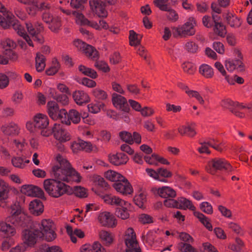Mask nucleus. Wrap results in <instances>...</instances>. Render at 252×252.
<instances>
[{"mask_svg": "<svg viewBox=\"0 0 252 252\" xmlns=\"http://www.w3.org/2000/svg\"><path fill=\"white\" fill-rule=\"evenodd\" d=\"M56 163L52 167L50 174L54 179H47L43 182V187L49 196L59 198L68 190L69 187L62 181L67 183H80V174L74 169L68 161L60 154L56 156Z\"/></svg>", "mask_w": 252, "mask_h": 252, "instance_id": "f257e3e1", "label": "nucleus"}, {"mask_svg": "<svg viewBox=\"0 0 252 252\" xmlns=\"http://www.w3.org/2000/svg\"><path fill=\"white\" fill-rule=\"evenodd\" d=\"M39 226L37 222H32L30 227L25 229L22 232V239L23 243H25L26 246H32L36 242V239L42 238V233L38 231L36 228L37 226Z\"/></svg>", "mask_w": 252, "mask_h": 252, "instance_id": "f03ea898", "label": "nucleus"}, {"mask_svg": "<svg viewBox=\"0 0 252 252\" xmlns=\"http://www.w3.org/2000/svg\"><path fill=\"white\" fill-rule=\"evenodd\" d=\"M206 171L215 175L217 170L230 172L233 169L230 164L224 158H215L209 161L205 167Z\"/></svg>", "mask_w": 252, "mask_h": 252, "instance_id": "7ed1b4c3", "label": "nucleus"}, {"mask_svg": "<svg viewBox=\"0 0 252 252\" xmlns=\"http://www.w3.org/2000/svg\"><path fill=\"white\" fill-rule=\"evenodd\" d=\"M196 24L194 18L189 17L187 22L183 25L173 28V35L175 37H185L193 35L195 33L194 27Z\"/></svg>", "mask_w": 252, "mask_h": 252, "instance_id": "20e7f679", "label": "nucleus"}, {"mask_svg": "<svg viewBox=\"0 0 252 252\" xmlns=\"http://www.w3.org/2000/svg\"><path fill=\"white\" fill-rule=\"evenodd\" d=\"M37 224L39 226L37 225L36 228L42 233V237H44L46 241L51 242L56 238L54 225L51 220L44 219L41 221L40 224Z\"/></svg>", "mask_w": 252, "mask_h": 252, "instance_id": "39448f33", "label": "nucleus"}, {"mask_svg": "<svg viewBox=\"0 0 252 252\" xmlns=\"http://www.w3.org/2000/svg\"><path fill=\"white\" fill-rule=\"evenodd\" d=\"M124 239L126 247V252H141L133 228L129 227L126 229Z\"/></svg>", "mask_w": 252, "mask_h": 252, "instance_id": "423d86ee", "label": "nucleus"}, {"mask_svg": "<svg viewBox=\"0 0 252 252\" xmlns=\"http://www.w3.org/2000/svg\"><path fill=\"white\" fill-rule=\"evenodd\" d=\"M61 122L67 125H70L71 123L73 124H78L81 120V115L76 110H70L68 113L64 109H62L61 111Z\"/></svg>", "mask_w": 252, "mask_h": 252, "instance_id": "0eeeda50", "label": "nucleus"}, {"mask_svg": "<svg viewBox=\"0 0 252 252\" xmlns=\"http://www.w3.org/2000/svg\"><path fill=\"white\" fill-rule=\"evenodd\" d=\"M112 187L117 192L123 195H131L133 192V188L131 184L125 177L120 181L114 183Z\"/></svg>", "mask_w": 252, "mask_h": 252, "instance_id": "6e6552de", "label": "nucleus"}, {"mask_svg": "<svg viewBox=\"0 0 252 252\" xmlns=\"http://www.w3.org/2000/svg\"><path fill=\"white\" fill-rule=\"evenodd\" d=\"M52 133L54 138L62 143L68 141L71 139L69 133L59 124L55 123L54 125Z\"/></svg>", "mask_w": 252, "mask_h": 252, "instance_id": "1a4fd4ad", "label": "nucleus"}, {"mask_svg": "<svg viewBox=\"0 0 252 252\" xmlns=\"http://www.w3.org/2000/svg\"><path fill=\"white\" fill-rule=\"evenodd\" d=\"M71 148L74 153H76L80 150L88 153L91 152H97L98 151V149L96 145L92 144L90 142H86L83 140L73 142L71 144Z\"/></svg>", "mask_w": 252, "mask_h": 252, "instance_id": "9d476101", "label": "nucleus"}, {"mask_svg": "<svg viewBox=\"0 0 252 252\" xmlns=\"http://www.w3.org/2000/svg\"><path fill=\"white\" fill-rule=\"evenodd\" d=\"M99 222L104 226L114 227L117 224L115 217L111 213L104 211L100 213L97 217Z\"/></svg>", "mask_w": 252, "mask_h": 252, "instance_id": "9b49d317", "label": "nucleus"}, {"mask_svg": "<svg viewBox=\"0 0 252 252\" xmlns=\"http://www.w3.org/2000/svg\"><path fill=\"white\" fill-rule=\"evenodd\" d=\"M20 191L22 194L28 196L42 198L44 196L43 190L40 188L33 185H23Z\"/></svg>", "mask_w": 252, "mask_h": 252, "instance_id": "f8f14e48", "label": "nucleus"}, {"mask_svg": "<svg viewBox=\"0 0 252 252\" xmlns=\"http://www.w3.org/2000/svg\"><path fill=\"white\" fill-rule=\"evenodd\" d=\"M0 130L6 136L14 137L20 133L21 128L17 123L11 121L2 125Z\"/></svg>", "mask_w": 252, "mask_h": 252, "instance_id": "ddd939ff", "label": "nucleus"}, {"mask_svg": "<svg viewBox=\"0 0 252 252\" xmlns=\"http://www.w3.org/2000/svg\"><path fill=\"white\" fill-rule=\"evenodd\" d=\"M102 199L104 203L113 207H120L122 206L129 205V202L121 198L120 197L111 194H106L102 195Z\"/></svg>", "mask_w": 252, "mask_h": 252, "instance_id": "4468645a", "label": "nucleus"}, {"mask_svg": "<svg viewBox=\"0 0 252 252\" xmlns=\"http://www.w3.org/2000/svg\"><path fill=\"white\" fill-rule=\"evenodd\" d=\"M112 101L113 105L117 108L127 114L130 110L126 98L116 93L112 94Z\"/></svg>", "mask_w": 252, "mask_h": 252, "instance_id": "2eb2a0df", "label": "nucleus"}, {"mask_svg": "<svg viewBox=\"0 0 252 252\" xmlns=\"http://www.w3.org/2000/svg\"><path fill=\"white\" fill-rule=\"evenodd\" d=\"M0 25L4 29H8L12 21L14 15L11 12L7 11L4 6L0 2Z\"/></svg>", "mask_w": 252, "mask_h": 252, "instance_id": "dca6fc26", "label": "nucleus"}, {"mask_svg": "<svg viewBox=\"0 0 252 252\" xmlns=\"http://www.w3.org/2000/svg\"><path fill=\"white\" fill-rule=\"evenodd\" d=\"M11 26H12L13 29L17 32V33L19 35L23 37L29 46L33 47L32 40L27 34L24 27L20 24L19 22L17 20L15 19L14 16L12 19L11 23L9 25V27Z\"/></svg>", "mask_w": 252, "mask_h": 252, "instance_id": "f3484780", "label": "nucleus"}, {"mask_svg": "<svg viewBox=\"0 0 252 252\" xmlns=\"http://www.w3.org/2000/svg\"><path fill=\"white\" fill-rule=\"evenodd\" d=\"M47 112L53 120H61L62 109L59 110L58 104L54 101H50L47 104Z\"/></svg>", "mask_w": 252, "mask_h": 252, "instance_id": "a211bd4d", "label": "nucleus"}, {"mask_svg": "<svg viewBox=\"0 0 252 252\" xmlns=\"http://www.w3.org/2000/svg\"><path fill=\"white\" fill-rule=\"evenodd\" d=\"M90 5L92 10L100 17H105L107 12L105 8V4L101 0H93L90 1Z\"/></svg>", "mask_w": 252, "mask_h": 252, "instance_id": "6ab92c4d", "label": "nucleus"}, {"mask_svg": "<svg viewBox=\"0 0 252 252\" xmlns=\"http://www.w3.org/2000/svg\"><path fill=\"white\" fill-rule=\"evenodd\" d=\"M72 97L75 103L79 105H82L90 101V97L88 94L81 90L74 92Z\"/></svg>", "mask_w": 252, "mask_h": 252, "instance_id": "aec40b11", "label": "nucleus"}, {"mask_svg": "<svg viewBox=\"0 0 252 252\" xmlns=\"http://www.w3.org/2000/svg\"><path fill=\"white\" fill-rule=\"evenodd\" d=\"M144 240L146 243L152 247L158 246L162 241L161 238L155 231H149L144 237Z\"/></svg>", "mask_w": 252, "mask_h": 252, "instance_id": "412c9836", "label": "nucleus"}, {"mask_svg": "<svg viewBox=\"0 0 252 252\" xmlns=\"http://www.w3.org/2000/svg\"><path fill=\"white\" fill-rule=\"evenodd\" d=\"M29 209L32 214L37 216L43 212L44 206L41 200L35 199L30 203Z\"/></svg>", "mask_w": 252, "mask_h": 252, "instance_id": "4be33fe9", "label": "nucleus"}, {"mask_svg": "<svg viewBox=\"0 0 252 252\" xmlns=\"http://www.w3.org/2000/svg\"><path fill=\"white\" fill-rule=\"evenodd\" d=\"M35 127L38 129L47 128L49 122L47 115L41 113L35 115L33 117Z\"/></svg>", "mask_w": 252, "mask_h": 252, "instance_id": "5701e85b", "label": "nucleus"}, {"mask_svg": "<svg viewBox=\"0 0 252 252\" xmlns=\"http://www.w3.org/2000/svg\"><path fill=\"white\" fill-rule=\"evenodd\" d=\"M110 162L115 165H121L126 163L128 160V157L122 153L110 155L109 156Z\"/></svg>", "mask_w": 252, "mask_h": 252, "instance_id": "b1692460", "label": "nucleus"}, {"mask_svg": "<svg viewBox=\"0 0 252 252\" xmlns=\"http://www.w3.org/2000/svg\"><path fill=\"white\" fill-rule=\"evenodd\" d=\"M226 69L229 72H233L235 69H239L240 71L244 70V64L240 59L229 60L225 62Z\"/></svg>", "mask_w": 252, "mask_h": 252, "instance_id": "393cba45", "label": "nucleus"}, {"mask_svg": "<svg viewBox=\"0 0 252 252\" xmlns=\"http://www.w3.org/2000/svg\"><path fill=\"white\" fill-rule=\"evenodd\" d=\"M157 193L159 196L164 198H172L176 196V191L168 186H163L157 189Z\"/></svg>", "mask_w": 252, "mask_h": 252, "instance_id": "a878e982", "label": "nucleus"}, {"mask_svg": "<svg viewBox=\"0 0 252 252\" xmlns=\"http://www.w3.org/2000/svg\"><path fill=\"white\" fill-rule=\"evenodd\" d=\"M178 209L186 210L188 209L194 211L196 209L195 207L192 204V202L185 198L179 197L177 198Z\"/></svg>", "mask_w": 252, "mask_h": 252, "instance_id": "bb28decb", "label": "nucleus"}, {"mask_svg": "<svg viewBox=\"0 0 252 252\" xmlns=\"http://www.w3.org/2000/svg\"><path fill=\"white\" fill-rule=\"evenodd\" d=\"M99 237L103 243L106 246L110 245L114 241V234L105 230H101L99 232Z\"/></svg>", "mask_w": 252, "mask_h": 252, "instance_id": "cd10ccee", "label": "nucleus"}, {"mask_svg": "<svg viewBox=\"0 0 252 252\" xmlns=\"http://www.w3.org/2000/svg\"><path fill=\"white\" fill-rule=\"evenodd\" d=\"M195 125L191 124L185 126H182L178 128V132L182 135H187L189 137H193L196 134Z\"/></svg>", "mask_w": 252, "mask_h": 252, "instance_id": "c85d7f7f", "label": "nucleus"}, {"mask_svg": "<svg viewBox=\"0 0 252 252\" xmlns=\"http://www.w3.org/2000/svg\"><path fill=\"white\" fill-rule=\"evenodd\" d=\"M0 231L7 237L13 236L16 233L15 228L5 222L0 223Z\"/></svg>", "mask_w": 252, "mask_h": 252, "instance_id": "c756f323", "label": "nucleus"}, {"mask_svg": "<svg viewBox=\"0 0 252 252\" xmlns=\"http://www.w3.org/2000/svg\"><path fill=\"white\" fill-rule=\"evenodd\" d=\"M199 73L206 78H211L214 75L212 67L207 64H202L199 67Z\"/></svg>", "mask_w": 252, "mask_h": 252, "instance_id": "7c9ffc66", "label": "nucleus"}, {"mask_svg": "<svg viewBox=\"0 0 252 252\" xmlns=\"http://www.w3.org/2000/svg\"><path fill=\"white\" fill-rule=\"evenodd\" d=\"M224 18L226 19L227 23L232 27H238L241 25V22L240 20L232 13L227 12L223 15Z\"/></svg>", "mask_w": 252, "mask_h": 252, "instance_id": "2f4dec72", "label": "nucleus"}, {"mask_svg": "<svg viewBox=\"0 0 252 252\" xmlns=\"http://www.w3.org/2000/svg\"><path fill=\"white\" fill-rule=\"evenodd\" d=\"M62 26L61 18L58 16H55L51 23L48 25L49 29L54 32H58Z\"/></svg>", "mask_w": 252, "mask_h": 252, "instance_id": "473e14b6", "label": "nucleus"}, {"mask_svg": "<svg viewBox=\"0 0 252 252\" xmlns=\"http://www.w3.org/2000/svg\"><path fill=\"white\" fill-rule=\"evenodd\" d=\"M130 203L129 205L122 206L119 208H117L116 210V214L117 216L122 220H126L129 217V213L128 209L130 208Z\"/></svg>", "mask_w": 252, "mask_h": 252, "instance_id": "72a5a7b5", "label": "nucleus"}, {"mask_svg": "<svg viewBox=\"0 0 252 252\" xmlns=\"http://www.w3.org/2000/svg\"><path fill=\"white\" fill-rule=\"evenodd\" d=\"M82 52L87 57L91 59L96 60L98 58V51L90 45L87 44Z\"/></svg>", "mask_w": 252, "mask_h": 252, "instance_id": "f704fd0d", "label": "nucleus"}, {"mask_svg": "<svg viewBox=\"0 0 252 252\" xmlns=\"http://www.w3.org/2000/svg\"><path fill=\"white\" fill-rule=\"evenodd\" d=\"M30 162L29 159L21 157H14L11 159L12 165L14 167L20 169L24 168Z\"/></svg>", "mask_w": 252, "mask_h": 252, "instance_id": "c9c22d12", "label": "nucleus"}, {"mask_svg": "<svg viewBox=\"0 0 252 252\" xmlns=\"http://www.w3.org/2000/svg\"><path fill=\"white\" fill-rule=\"evenodd\" d=\"M194 215L208 230L212 231L213 230L210 220L208 217L200 212L194 213Z\"/></svg>", "mask_w": 252, "mask_h": 252, "instance_id": "e433bc0d", "label": "nucleus"}, {"mask_svg": "<svg viewBox=\"0 0 252 252\" xmlns=\"http://www.w3.org/2000/svg\"><path fill=\"white\" fill-rule=\"evenodd\" d=\"M105 177L107 179L115 183L120 181L124 177L119 173L112 170L106 171L105 173Z\"/></svg>", "mask_w": 252, "mask_h": 252, "instance_id": "4c0bfd02", "label": "nucleus"}, {"mask_svg": "<svg viewBox=\"0 0 252 252\" xmlns=\"http://www.w3.org/2000/svg\"><path fill=\"white\" fill-rule=\"evenodd\" d=\"M9 186L7 183L0 178V199H6L8 197Z\"/></svg>", "mask_w": 252, "mask_h": 252, "instance_id": "58836bf2", "label": "nucleus"}, {"mask_svg": "<svg viewBox=\"0 0 252 252\" xmlns=\"http://www.w3.org/2000/svg\"><path fill=\"white\" fill-rule=\"evenodd\" d=\"M35 67L38 72L42 71L45 67V58L40 53L36 54L35 58Z\"/></svg>", "mask_w": 252, "mask_h": 252, "instance_id": "ea45409f", "label": "nucleus"}, {"mask_svg": "<svg viewBox=\"0 0 252 252\" xmlns=\"http://www.w3.org/2000/svg\"><path fill=\"white\" fill-rule=\"evenodd\" d=\"M78 70L84 75L88 76L93 79H95L97 76V73L94 70L83 65H80L78 67Z\"/></svg>", "mask_w": 252, "mask_h": 252, "instance_id": "a19ab883", "label": "nucleus"}, {"mask_svg": "<svg viewBox=\"0 0 252 252\" xmlns=\"http://www.w3.org/2000/svg\"><path fill=\"white\" fill-rule=\"evenodd\" d=\"M38 0H31L29 3L28 4L29 5L26 8V10L29 15L32 16H35L38 10Z\"/></svg>", "mask_w": 252, "mask_h": 252, "instance_id": "79ce46f5", "label": "nucleus"}, {"mask_svg": "<svg viewBox=\"0 0 252 252\" xmlns=\"http://www.w3.org/2000/svg\"><path fill=\"white\" fill-rule=\"evenodd\" d=\"M92 93L93 96L98 100H104L108 97L107 93L99 88H96L92 90Z\"/></svg>", "mask_w": 252, "mask_h": 252, "instance_id": "37998d69", "label": "nucleus"}, {"mask_svg": "<svg viewBox=\"0 0 252 252\" xmlns=\"http://www.w3.org/2000/svg\"><path fill=\"white\" fill-rule=\"evenodd\" d=\"M141 36L137 34L134 31L130 30L129 31V44L131 46H136L140 43Z\"/></svg>", "mask_w": 252, "mask_h": 252, "instance_id": "c03bdc74", "label": "nucleus"}, {"mask_svg": "<svg viewBox=\"0 0 252 252\" xmlns=\"http://www.w3.org/2000/svg\"><path fill=\"white\" fill-rule=\"evenodd\" d=\"M72 15L75 17L76 24L80 25H86L89 23V20L85 17L84 15L77 11H73Z\"/></svg>", "mask_w": 252, "mask_h": 252, "instance_id": "a18cd8bd", "label": "nucleus"}, {"mask_svg": "<svg viewBox=\"0 0 252 252\" xmlns=\"http://www.w3.org/2000/svg\"><path fill=\"white\" fill-rule=\"evenodd\" d=\"M60 65L57 59H53L51 66L46 70V73L48 75H53L55 74L59 70Z\"/></svg>", "mask_w": 252, "mask_h": 252, "instance_id": "49530a36", "label": "nucleus"}, {"mask_svg": "<svg viewBox=\"0 0 252 252\" xmlns=\"http://www.w3.org/2000/svg\"><path fill=\"white\" fill-rule=\"evenodd\" d=\"M227 226L229 229H231L235 233L238 235L243 236L245 234V231L235 222H229L227 223Z\"/></svg>", "mask_w": 252, "mask_h": 252, "instance_id": "de8ad7c7", "label": "nucleus"}, {"mask_svg": "<svg viewBox=\"0 0 252 252\" xmlns=\"http://www.w3.org/2000/svg\"><path fill=\"white\" fill-rule=\"evenodd\" d=\"M23 215L19 210L13 211L11 215L7 218V221H10L13 224H18L22 218Z\"/></svg>", "mask_w": 252, "mask_h": 252, "instance_id": "09e8293b", "label": "nucleus"}, {"mask_svg": "<svg viewBox=\"0 0 252 252\" xmlns=\"http://www.w3.org/2000/svg\"><path fill=\"white\" fill-rule=\"evenodd\" d=\"M133 200L135 204L141 208L146 202V195L144 192H140L134 196Z\"/></svg>", "mask_w": 252, "mask_h": 252, "instance_id": "8fccbe9b", "label": "nucleus"}, {"mask_svg": "<svg viewBox=\"0 0 252 252\" xmlns=\"http://www.w3.org/2000/svg\"><path fill=\"white\" fill-rule=\"evenodd\" d=\"M178 248L181 252H198L190 244L180 242Z\"/></svg>", "mask_w": 252, "mask_h": 252, "instance_id": "3c124183", "label": "nucleus"}, {"mask_svg": "<svg viewBox=\"0 0 252 252\" xmlns=\"http://www.w3.org/2000/svg\"><path fill=\"white\" fill-rule=\"evenodd\" d=\"M184 49L190 53H196L198 49L197 44L193 41L188 40L184 44Z\"/></svg>", "mask_w": 252, "mask_h": 252, "instance_id": "603ef678", "label": "nucleus"}, {"mask_svg": "<svg viewBox=\"0 0 252 252\" xmlns=\"http://www.w3.org/2000/svg\"><path fill=\"white\" fill-rule=\"evenodd\" d=\"M104 106V104L103 103H90L88 105V109L90 112L96 114L99 112L101 109Z\"/></svg>", "mask_w": 252, "mask_h": 252, "instance_id": "864d4df0", "label": "nucleus"}, {"mask_svg": "<svg viewBox=\"0 0 252 252\" xmlns=\"http://www.w3.org/2000/svg\"><path fill=\"white\" fill-rule=\"evenodd\" d=\"M214 32L221 37H224L226 33L225 26L221 23L215 24Z\"/></svg>", "mask_w": 252, "mask_h": 252, "instance_id": "5fc2aeb1", "label": "nucleus"}, {"mask_svg": "<svg viewBox=\"0 0 252 252\" xmlns=\"http://www.w3.org/2000/svg\"><path fill=\"white\" fill-rule=\"evenodd\" d=\"M209 146L219 152H222L224 149V145L221 142H219L215 139H209Z\"/></svg>", "mask_w": 252, "mask_h": 252, "instance_id": "6e6d98bb", "label": "nucleus"}, {"mask_svg": "<svg viewBox=\"0 0 252 252\" xmlns=\"http://www.w3.org/2000/svg\"><path fill=\"white\" fill-rule=\"evenodd\" d=\"M182 67L184 71L189 74H193L196 70L195 65L189 62L184 63L182 64Z\"/></svg>", "mask_w": 252, "mask_h": 252, "instance_id": "4d7b16f0", "label": "nucleus"}, {"mask_svg": "<svg viewBox=\"0 0 252 252\" xmlns=\"http://www.w3.org/2000/svg\"><path fill=\"white\" fill-rule=\"evenodd\" d=\"M120 138L124 142L132 144L133 143V140L132 135L130 133L127 131H121L119 133Z\"/></svg>", "mask_w": 252, "mask_h": 252, "instance_id": "13d9d810", "label": "nucleus"}, {"mask_svg": "<svg viewBox=\"0 0 252 252\" xmlns=\"http://www.w3.org/2000/svg\"><path fill=\"white\" fill-rule=\"evenodd\" d=\"M146 171L149 176L155 179V180H158V181H160L161 182H164V183H166L167 182L166 179H161L160 177H158V170L157 171H156L152 169L147 168L146 169Z\"/></svg>", "mask_w": 252, "mask_h": 252, "instance_id": "bf43d9fd", "label": "nucleus"}, {"mask_svg": "<svg viewBox=\"0 0 252 252\" xmlns=\"http://www.w3.org/2000/svg\"><path fill=\"white\" fill-rule=\"evenodd\" d=\"M165 11L167 12L166 16L169 21L174 22L178 20L179 15L175 10L169 7L168 10Z\"/></svg>", "mask_w": 252, "mask_h": 252, "instance_id": "052dcab7", "label": "nucleus"}, {"mask_svg": "<svg viewBox=\"0 0 252 252\" xmlns=\"http://www.w3.org/2000/svg\"><path fill=\"white\" fill-rule=\"evenodd\" d=\"M200 209L202 211L207 214H212L213 213V209L211 204L208 202H203L200 205Z\"/></svg>", "mask_w": 252, "mask_h": 252, "instance_id": "680f3d73", "label": "nucleus"}, {"mask_svg": "<svg viewBox=\"0 0 252 252\" xmlns=\"http://www.w3.org/2000/svg\"><path fill=\"white\" fill-rule=\"evenodd\" d=\"M184 243H192L193 241V238L189 234L186 232H177V236Z\"/></svg>", "mask_w": 252, "mask_h": 252, "instance_id": "e2e57ef3", "label": "nucleus"}, {"mask_svg": "<svg viewBox=\"0 0 252 252\" xmlns=\"http://www.w3.org/2000/svg\"><path fill=\"white\" fill-rule=\"evenodd\" d=\"M1 45L3 48L5 49L6 52L11 50V48L15 46V43L9 39H6L1 41Z\"/></svg>", "mask_w": 252, "mask_h": 252, "instance_id": "0e129e2a", "label": "nucleus"}, {"mask_svg": "<svg viewBox=\"0 0 252 252\" xmlns=\"http://www.w3.org/2000/svg\"><path fill=\"white\" fill-rule=\"evenodd\" d=\"M94 66L98 69L104 72L109 71L110 68L108 64L104 62L99 61L95 63Z\"/></svg>", "mask_w": 252, "mask_h": 252, "instance_id": "69168bd1", "label": "nucleus"}, {"mask_svg": "<svg viewBox=\"0 0 252 252\" xmlns=\"http://www.w3.org/2000/svg\"><path fill=\"white\" fill-rule=\"evenodd\" d=\"M9 78L8 76L2 73H0V89H3L9 85Z\"/></svg>", "mask_w": 252, "mask_h": 252, "instance_id": "338daca9", "label": "nucleus"}, {"mask_svg": "<svg viewBox=\"0 0 252 252\" xmlns=\"http://www.w3.org/2000/svg\"><path fill=\"white\" fill-rule=\"evenodd\" d=\"M27 246L25 243H21L15 247L12 248L9 252H24L27 249Z\"/></svg>", "mask_w": 252, "mask_h": 252, "instance_id": "774afa93", "label": "nucleus"}]
</instances>
